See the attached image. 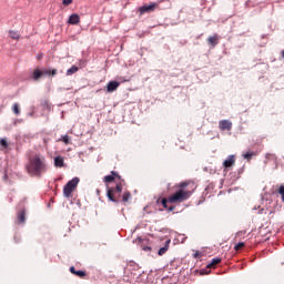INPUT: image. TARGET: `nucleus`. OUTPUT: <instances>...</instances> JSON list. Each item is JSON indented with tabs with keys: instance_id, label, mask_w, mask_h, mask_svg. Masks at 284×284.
I'll return each instance as SVG.
<instances>
[{
	"instance_id": "nucleus-24",
	"label": "nucleus",
	"mask_w": 284,
	"mask_h": 284,
	"mask_svg": "<svg viewBox=\"0 0 284 284\" xmlns=\"http://www.w3.org/2000/svg\"><path fill=\"white\" fill-rule=\"evenodd\" d=\"M61 141H63V143H65V145H70V136L69 135H62Z\"/></svg>"
},
{
	"instance_id": "nucleus-13",
	"label": "nucleus",
	"mask_w": 284,
	"mask_h": 284,
	"mask_svg": "<svg viewBox=\"0 0 284 284\" xmlns=\"http://www.w3.org/2000/svg\"><path fill=\"white\" fill-rule=\"evenodd\" d=\"M70 272L71 274H74L75 276H79V278H83L87 276L85 271H77V268H74V266L70 267Z\"/></svg>"
},
{
	"instance_id": "nucleus-9",
	"label": "nucleus",
	"mask_w": 284,
	"mask_h": 284,
	"mask_svg": "<svg viewBox=\"0 0 284 284\" xmlns=\"http://www.w3.org/2000/svg\"><path fill=\"white\" fill-rule=\"evenodd\" d=\"M68 23H70V26H79V23H81V17L77 13H72L69 17Z\"/></svg>"
},
{
	"instance_id": "nucleus-3",
	"label": "nucleus",
	"mask_w": 284,
	"mask_h": 284,
	"mask_svg": "<svg viewBox=\"0 0 284 284\" xmlns=\"http://www.w3.org/2000/svg\"><path fill=\"white\" fill-rule=\"evenodd\" d=\"M185 187H187V183H180L179 189L169 196V203H185L192 196V191Z\"/></svg>"
},
{
	"instance_id": "nucleus-25",
	"label": "nucleus",
	"mask_w": 284,
	"mask_h": 284,
	"mask_svg": "<svg viewBox=\"0 0 284 284\" xmlns=\"http://www.w3.org/2000/svg\"><path fill=\"white\" fill-rule=\"evenodd\" d=\"M168 203H170V197H168V199H162V205H163V207L165 209V210H168Z\"/></svg>"
},
{
	"instance_id": "nucleus-22",
	"label": "nucleus",
	"mask_w": 284,
	"mask_h": 284,
	"mask_svg": "<svg viewBox=\"0 0 284 284\" xmlns=\"http://www.w3.org/2000/svg\"><path fill=\"white\" fill-rule=\"evenodd\" d=\"M1 150H8V140L0 139Z\"/></svg>"
},
{
	"instance_id": "nucleus-26",
	"label": "nucleus",
	"mask_w": 284,
	"mask_h": 284,
	"mask_svg": "<svg viewBox=\"0 0 284 284\" xmlns=\"http://www.w3.org/2000/svg\"><path fill=\"white\" fill-rule=\"evenodd\" d=\"M72 1H74V0H62V4L70 6V4H72Z\"/></svg>"
},
{
	"instance_id": "nucleus-20",
	"label": "nucleus",
	"mask_w": 284,
	"mask_h": 284,
	"mask_svg": "<svg viewBox=\"0 0 284 284\" xmlns=\"http://www.w3.org/2000/svg\"><path fill=\"white\" fill-rule=\"evenodd\" d=\"M18 221L19 223H26V211H20L18 213Z\"/></svg>"
},
{
	"instance_id": "nucleus-15",
	"label": "nucleus",
	"mask_w": 284,
	"mask_h": 284,
	"mask_svg": "<svg viewBox=\"0 0 284 284\" xmlns=\"http://www.w3.org/2000/svg\"><path fill=\"white\" fill-rule=\"evenodd\" d=\"M170 243H171V241L168 240L165 246H164V247H161V248L159 250V253H158L159 256H163V254H165V252H168V251L170 250Z\"/></svg>"
},
{
	"instance_id": "nucleus-27",
	"label": "nucleus",
	"mask_w": 284,
	"mask_h": 284,
	"mask_svg": "<svg viewBox=\"0 0 284 284\" xmlns=\"http://www.w3.org/2000/svg\"><path fill=\"white\" fill-rule=\"evenodd\" d=\"M266 159H276V155L272 154V153H267L266 154Z\"/></svg>"
},
{
	"instance_id": "nucleus-31",
	"label": "nucleus",
	"mask_w": 284,
	"mask_h": 284,
	"mask_svg": "<svg viewBox=\"0 0 284 284\" xmlns=\"http://www.w3.org/2000/svg\"><path fill=\"white\" fill-rule=\"evenodd\" d=\"M138 241H139V243H141V241H142L141 237H139Z\"/></svg>"
},
{
	"instance_id": "nucleus-16",
	"label": "nucleus",
	"mask_w": 284,
	"mask_h": 284,
	"mask_svg": "<svg viewBox=\"0 0 284 284\" xmlns=\"http://www.w3.org/2000/svg\"><path fill=\"white\" fill-rule=\"evenodd\" d=\"M77 72H79V67L72 65L67 70V77H72V74H77Z\"/></svg>"
},
{
	"instance_id": "nucleus-19",
	"label": "nucleus",
	"mask_w": 284,
	"mask_h": 284,
	"mask_svg": "<svg viewBox=\"0 0 284 284\" xmlns=\"http://www.w3.org/2000/svg\"><path fill=\"white\" fill-rule=\"evenodd\" d=\"M12 112L13 114H16L17 116H19L21 114V108L19 106V103H14L12 106Z\"/></svg>"
},
{
	"instance_id": "nucleus-10",
	"label": "nucleus",
	"mask_w": 284,
	"mask_h": 284,
	"mask_svg": "<svg viewBox=\"0 0 284 284\" xmlns=\"http://www.w3.org/2000/svg\"><path fill=\"white\" fill-rule=\"evenodd\" d=\"M236 163V158L234 155H229L227 159L223 162L224 168H233Z\"/></svg>"
},
{
	"instance_id": "nucleus-30",
	"label": "nucleus",
	"mask_w": 284,
	"mask_h": 284,
	"mask_svg": "<svg viewBox=\"0 0 284 284\" xmlns=\"http://www.w3.org/2000/svg\"><path fill=\"white\" fill-rule=\"evenodd\" d=\"M144 252H150L152 250V247L150 246H146V247H143Z\"/></svg>"
},
{
	"instance_id": "nucleus-11",
	"label": "nucleus",
	"mask_w": 284,
	"mask_h": 284,
	"mask_svg": "<svg viewBox=\"0 0 284 284\" xmlns=\"http://www.w3.org/2000/svg\"><path fill=\"white\" fill-rule=\"evenodd\" d=\"M119 85H121V82L110 81L106 85V92H114L118 90Z\"/></svg>"
},
{
	"instance_id": "nucleus-28",
	"label": "nucleus",
	"mask_w": 284,
	"mask_h": 284,
	"mask_svg": "<svg viewBox=\"0 0 284 284\" xmlns=\"http://www.w3.org/2000/svg\"><path fill=\"white\" fill-rule=\"evenodd\" d=\"M168 212H174V210H176V206L174 205H171L170 207L166 209Z\"/></svg>"
},
{
	"instance_id": "nucleus-8",
	"label": "nucleus",
	"mask_w": 284,
	"mask_h": 284,
	"mask_svg": "<svg viewBox=\"0 0 284 284\" xmlns=\"http://www.w3.org/2000/svg\"><path fill=\"white\" fill-rule=\"evenodd\" d=\"M219 128L222 132H225V130L230 131L232 130V122L230 120H221L219 122Z\"/></svg>"
},
{
	"instance_id": "nucleus-6",
	"label": "nucleus",
	"mask_w": 284,
	"mask_h": 284,
	"mask_svg": "<svg viewBox=\"0 0 284 284\" xmlns=\"http://www.w3.org/2000/svg\"><path fill=\"white\" fill-rule=\"evenodd\" d=\"M165 0H159L158 2H151L150 4H144L140 8V12L145 14V12H154Z\"/></svg>"
},
{
	"instance_id": "nucleus-1",
	"label": "nucleus",
	"mask_w": 284,
	"mask_h": 284,
	"mask_svg": "<svg viewBox=\"0 0 284 284\" xmlns=\"http://www.w3.org/2000/svg\"><path fill=\"white\" fill-rule=\"evenodd\" d=\"M123 185H125V180L116 182L114 187H109L106 191V196L112 203H128L132 199V193L130 191L123 192Z\"/></svg>"
},
{
	"instance_id": "nucleus-12",
	"label": "nucleus",
	"mask_w": 284,
	"mask_h": 284,
	"mask_svg": "<svg viewBox=\"0 0 284 284\" xmlns=\"http://www.w3.org/2000/svg\"><path fill=\"white\" fill-rule=\"evenodd\" d=\"M209 45H212V48H216L219 45V34H213L212 37L207 38Z\"/></svg>"
},
{
	"instance_id": "nucleus-17",
	"label": "nucleus",
	"mask_w": 284,
	"mask_h": 284,
	"mask_svg": "<svg viewBox=\"0 0 284 284\" xmlns=\"http://www.w3.org/2000/svg\"><path fill=\"white\" fill-rule=\"evenodd\" d=\"M54 165H55V168H63V165H64L63 158H61V156L54 158Z\"/></svg>"
},
{
	"instance_id": "nucleus-29",
	"label": "nucleus",
	"mask_w": 284,
	"mask_h": 284,
	"mask_svg": "<svg viewBox=\"0 0 284 284\" xmlns=\"http://www.w3.org/2000/svg\"><path fill=\"white\" fill-rule=\"evenodd\" d=\"M194 258H201V253L200 252H195L194 253Z\"/></svg>"
},
{
	"instance_id": "nucleus-21",
	"label": "nucleus",
	"mask_w": 284,
	"mask_h": 284,
	"mask_svg": "<svg viewBox=\"0 0 284 284\" xmlns=\"http://www.w3.org/2000/svg\"><path fill=\"white\" fill-rule=\"evenodd\" d=\"M9 37H11L14 41H19L21 36L17 31H9Z\"/></svg>"
},
{
	"instance_id": "nucleus-18",
	"label": "nucleus",
	"mask_w": 284,
	"mask_h": 284,
	"mask_svg": "<svg viewBox=\"0 0 284 284\" xmlns=\"http://www.w3.org/2000/svg\"><path fill=\"white\" fill-rule=\"evenodd\" d=\"M252 156H256V152L248 151V152L243 154V159H246V161H252Z\"/></svg>"
},
{
	"instance_id": "nucleus-4",
	"label": "nucleus",
	"mask_w": 284,
	"mask_h": 284,
	"mask_svg": "<svg viewBox=\"0 0 284 284\" xmlns=\"http://www.w3.org/2000/svg\"><path fill=\"white\" fill-rule=\"evenodd\" d=\"M57 69H34L31 79H33V81H39L41 77H57Z\"/></svg>"
},
{
	"instance_id": "nucleus-2",
	"label": "nucleus",
	"mask_w": 284,
	"mask_h": 284,
	"mask_svg": "<svg viewBox=\"0 0 284 284\" xmlns=\"http://www.w3.org/2000/svg\"><path fill=\"white\" fill-rule=\"evenodd\" d=\"M45 156L41 153L30 156L26 165V170L30 176H41L45 172Z\"/></svg>"
},
{
	"instance_id": "nucleus-23",
	"label": "nucleus",
	"mask_w": 284,
	"mask_h": 284,
	"mask_svg": "<svg viewBox=\"0 0 284 284\" xmlns=\"http://www.w3.org/2000/svg\"><path fill=\"white\" fill-rule=\"evenodd\" d=\"M243 247H245V243L240 242L234 246V250H235V252H240V250H243Z\"/></svg>"
},
{
	"instance_id": "nucleus-14",
	"label": "nucleus",
	"mask_w": 284,
	"mask_h": 284,
	"mask_svg": "<svg viewBox=\"0 0 284 284\" xmlns=\"http://www.w3.org/2000/svg\"><path fill=\"white\" fill-rule=\"evenodd\" d=\"M219 263H221V258H220V257H215V258H213V260L211 261V263H209V264L206 265V267H207L209 270H212V267H213V268L216 267V266L219 265Z\"/></svg>"
},
{
	"instance_id": "nucleus-7",
	"label": "nucleus",
	"mask_w": 284,
	"mask_h": 284,
	"mask_svg": "<svg viewBox=\"0 0 284 284\" xmlns=\"http://www.w3.org/2000/svg\"><path fill=\"white\" fill-rule=\"evenodd\" d=\"M114 181H115V184H116V183H121V181H124L123 178H121V176L119 175V172H116V171H111V175H106V176H104V179H103V182H104V183H112V182H114Z\"/></svg>"
},
{
	"instance_id": "nucleus-5",
	"label": "nucleus",
	"mask_w": 284,
	"mask_h": 284,
	"mask_svg": "<svg viewBox=\"0 0 284 284\" xmlns=\"http://www.w3.org/2000/svg\"><path fill=\"white\" fill-rule=\"evenodd\" d=\"M79 178H73L70 180L63 187V195L65 199H70L72 196V192L77 190V186L79 185Z\"/></svg>"
}]
</instances>
